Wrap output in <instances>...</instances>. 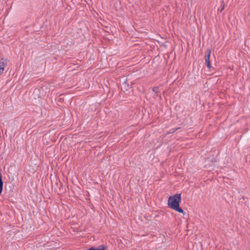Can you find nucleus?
<instances>
[{
  "label": "nucleus",
  "mask_w": 250,
  "mask_h": 250,
  "mask_svg": "<svg viewBox=\"0 0 250 250\" xmlns=\"http://www.w3.org/2000/svg\"><path fill=\"white\" fill-rule=\"evenodd\" d=\"M87 250H105V248L103 246H101L98 248L95 249L94 248H91Z\"/></svg>",
  "instance_id": "4"
},
{
  "label": "nucleus",
  "mask_w": 250,
  "mask_h": 250,
  "mask_svg": "<svg viewBox=\"0 0 250 250\" xmlns=\"http://www.w3.org/2000/svg\"><path fill=\"white\" fill-rule=\"evenodd\" d=\"M177 129H178V128H176V129H173L171 130L172 131L171 132V133L174 132H175L176 130H177Z\"/></svg>",
  "instance_id": "7"
},
{
  "label": "nucleus",
  "mask_w": 250,
  "mask_h": 250,
  "mask_svg": "<svg viewBox=\"0 0 250 250\" xmlns=\"http://www.w3.org/2000/svg\"><path fill=\"white\" fill-rule=\"evenodd\" d=\"M7 65V61L6 60H2V61L0 62V72L2 73L4 70V68Z\"/></svg>",
  "instance_id": "3"
},
{
  "label": "nucleus",
  "mask_w": 250,
  "mask_h": 250,
  "mask_svg": "<svg viewBox=\"0 0 250 250\" xmlns=\"http://www.w3.org/2000/svg\"><path fill=\"white\" fill-rule=\"evenodd\" d=\"M210 54H211V50L208 49L207 50L206 55H205V57L206 63L207 64V67L209 69H210V68L211 67L210 62Z\"/></svg>",
  "instance_id": "2"
},
{
  "label": "nucleus",
  "mask_w": 250,
  "mask_h": 250,
  "mask_svg": "<svg viewBox=\"0 0 250 250\" xmlns=\"http://www.w3.org/2000/svg\"><path fill=\"white\" fill-rule=\"evenodd\" d=\"M0 74H1V72H0Z\"/></svg>",
  "instance_id": "8"
},
{
  "label": "nucleus",
  "mask_w": 250,
  "mask_h": 250,
  "mask_svg": "<svg viewBox=\"0 0 250 250\" xmlns=\"http://www.w3.org/2000/svg\"><path fill=\"white\" fill-rule=\"evenodd\" d=\"M221 11H222L224 9V4L223 2H222V3L221 4Z\"/></svg>",
  "instance_id": "6"
},
{
  "label": "nucleus",
  "mask_w": 250,
  "mask_h": 250,
  "mask_svg": "<svg viewBox=\"0 0 250 250\" xmlns=\"http://www.w3.org/2000/svg\"><path fill=\"white\" fill-rule=\"evenodd\" d=\"M158 89L159 88L158 87H154L152 88V91L155 93H157L158 92Z\"/></svg>",
  "instance_id": "5"
},
{
  "label": "nucleus",
  "mask_w": 250,
  "mask_h": 250,
  "mask_svg": "<svg viewBox=\"0 0 250 250\" xmlns=\"http://www.w3.org/2000/svg\"><path fill=\"white\" fill-rule=\"evenodd\" d=\"M181 202V194H176L174 196H170L168 199V206L171 208L185 214V212L179 207Z\"/></svg>",
  "instance_id": "1"
}]
</instances>
